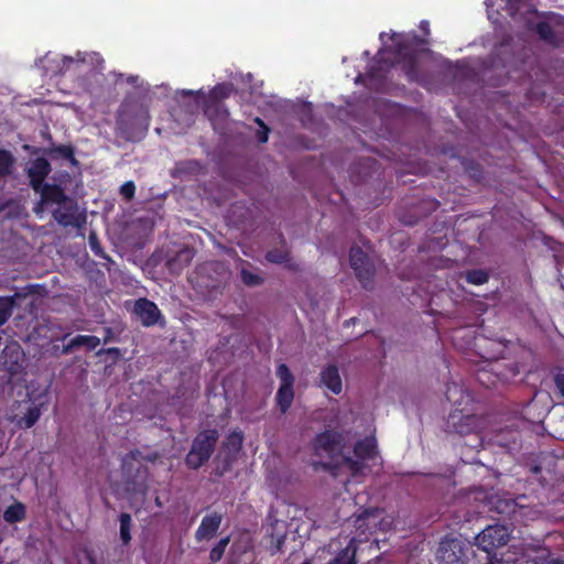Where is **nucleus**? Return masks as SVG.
Here are the masks:
<instances>
[{
  "mask_svg": "<svg viewBox=\"0 0 564 564\" xmlns=\"http://www.w3.org/2000/svg\"><path fill=\"white\" fill-rule=\"evenodd\" d=\"M389 36V39L395 43V45H400L401 42L403 41V35L402 34H397V33H392V34H387V33H381L380 34V39L383 43V45H387V42H386V37Z\"/></svg>",
  "mask_w": 564,
  "mask_h": 564,
  "instance_id": "31",
  "label": "nucleus"
},
{
  "mask_svg": "<svg viewBox=\"0 0 564 564\" xmlns=\"http://www.w3.org/2000/svg\"><path fill=\"white\" fill-rule=\"evenodd\" d=\"M221 523V516L218 513H210L202 519L199 527L196 530L195 536L197 541L210 540L219 529Z\"/></svg>",
  "mask_w": 564,
  "mask_h": 564,
  "instance_id": "11",
  "label": "nucleus"
},
{
  "mask_svg": "<svg viewBox=\"0 0 564 564\" xmlns=\"http://www.w3.org/2000/svg\"><path fill=\"white\" fill-rule=\"evenodd\" d=\"M446 397L452 402H458L459 404L469 401V397L456 384L447 388Z\"/></svg>",
  "mask_w": 564,
  "mask_h": 564,
  "instance_id": "21",
  "label": "nucleus"
},
{
  "mask_svg": "<svg viewBox=\"0 0 564 564\" xmlns=\"http://www.w3.org/2000/svg\"><path fill=\"white\" fill-rule=\"evenodd\" d=\"M352 269L361 281L369 279L372 274V267L367 254L359 247H352L349 254Z\"/></svg>",
  "mask_w": 564,
  "mask_h": 564,
  "instance_id": "9",
  "label": "nucleus"
},
{
  "mask_svg": "<svg viewBox=\"0 0 564 564\" xmlns=\"http://www.w3.org/2000/svg\"><path fill=\"white\" fill-rule=\"evenodd\" d=\"M134 312L139 316L141 323L145 326L155 324L160 317L158 306L147 299H140L135 302Z\"/></svg>",
  "mask_w": 564,
  "mask_h": 564,
  "instance_id": "10",
  "label": "nucleus"
},
{
  "mask_svg": "<svg viewBox=\"0 0 564 564\" xmlns=\"http://www.w3.org/2000/svg\"><path fill=\"white\" fill-rule=\"evenodd\" d=\"M268 261L272 263H284L291 267L289 251L286 248L271 250L267 253Z\"/></svg>",
  "mask_w": 564,
  "mask_h": 564,
  "instance_id": "20",
  "label": "nucleus"
},
{
  "mask_svg": "<svg viewBox=\"0 0 564 564\" xmlns=\"http://www.w3.org/2000/svg\"><path fill=\"white\" fill-rule=\"evenodd\" d=\"M315 451L328 460L314 463L325 468H339L349 471L352 476L362 474L366 468L377 464V444L373 437H366L358 442L354 448V457L349 456V448L340 445L338 435L332 432L321 434L315 442Z\"/></svg>",
  "mask_w": 564,
  "mask_h": 564,
  "instance_id": "1",
  "label": "nucleus"
},
{
  "mask_svg": "<svg viewBox=\"0 0 564 564\" xmlns=\"http://www.w3.org/2000/svg\"><path fill=\"white\" fill-rule=\"evenodd\" d=\"M490 564H503V563L500 561H495V562H490Z\"/></svg>",
  "mask_w": 564,
  "mask_h": 564,
  "instance_id": "39",
  "label": "nucleus"
},
{
  "mask_svg": "<svg viewBox=\"0 0 564 564\" xmlns=\"http://www.w3.org/2000/svg\"><path fill=\"white\" fill-rule=\"evenodd\" d=\"M321 382L335 394H339L343 391V381L335 366H327L322 370Z\"/></svg>",
  "mask_w": 564,
  "mask_h": 564,
  "instance_id": "14",
  "label": "nucleus"
},
{
  "mask_svg": "<svg viewBox=\"0 0 564 564\" xmlns=\"http://www.w3.org/2000/svg\"><path fill=\"white\" fill-rule=\"evenodd\" d=\"M508 1V11L511 15L528 13L530 18L527 20L528 28H534L536 26L538 33L541 35L544 40H550L552 36V31L550 26L544 22L534 23V19L536 18L535 12L531 11L527 4H521L520 7H516L514 0H507Z\"/></svg>",
  "mask_w": 564,
  "mask_h": 564,
  "instance_id": "8",
  "label": "nucleus"
},
{
  "mask_svg": "<svg viewBox=\"0 0 564 564\" xmlns=\"http://www.w3.org/2000/svg\"><path fill=\"white\" fill-rule=\"evenodd\" d=\"M257 122L262 127V130L258 132V139L264 143L268 141V128L263 126L260 119H257Z\"/></svg>",
  "mask_w": 564,
  "mask_h": 564,
  "instance_id": "32",
  "label": "nucleus"
},
{
  "mask_svg": "<svg viewBox=\"0 0 564 564\" xmlns=\"http://www.w3.org/2000/svg\"><path fill=\"white\" fill-rule=\"evenodd\" d=\"M555 384L558 391L561 392L562 397L564 398V375L558 373L555 376Z\"/></svg>",
  "mask_w": 564,
  "mask_h": 564,
  "instance_id": "33",
  "label": "nucleus"
},
{
  "mask_svg": "<svg viewBox=\"0 0 564 564\" xmlns=\"http://www.w3.org/2000/svg\"><path fill=\"white\" fill-rule=\"evenodd\" d=\"M19 408H21L23 416L12 414L10 415V420L15 422L19 427L29 429L33 426L41 415L40 409L35 405H30L29 403L19 404Z\"/></svg>",
  "mask_w": 564,
  "mask_h": 564,
  "instance_id": "13",
  "label": "nucleus"
},
{
  "mask_svg": "<svg viewBox=\"0 0 564 564\" xmlns=\"http://www.w3.org/2000/svg\"><path fill=\"white\" fill-rule=\"evenodd\" d=\"M427 26H429V23L426 21L421 22V29L422 30L425 31L427 29Z\"/></svg>",
  "mask_w": 564,
  "mask_h": 564,
  "instance_id": "37",
  "label": "nucleus"
},
{
  "mask_svg": "<svg viewBox=\"0 0 564 564\" xmlns=\"http://www.w3.org/2000/svg\"><path fill=\"white\" fill-rule=\"evenodd\" d=\"M135 186L132 182H127L120 187V194L127 198L131 199L134 195Z\"/></svg>",
  "mask_w": 564,
  "mask_h": 564,
  "instance_id": "30",
  "label": "nucleus"
},
{
  "mask_svg": "<svg viewBox=\"0 0 564 564\" xmlns=\"http://www.w3.org/2000/svg\"><path fill=\"white\" fill-rule=\"evenodd\" d=\"M276 375L281 382L280 387H293L294 378L285 365H280L278 367Z\"/></svg>",
  "mask_w": 564,
  "mask_h": 564,
  "instance_id": "24",
  "label": "nucleus"
},
{
  "mask_svg": "<svg viewBox=\"0 0 564 564\" xmlns=\"http://www.w3.org/2000/svg\"><path fill=\"white\" fill-rule=\"evenodd\" d=\"M243 436L241 432H232L228 438L226 446L229 452L237 453L242 445Z\"/></svg>",
  "mask_w": 564,
  "mask_h": 564,
  "instance_id": "25",
  "label": "nucleus"
},
{
  "mask_svg": "<svg viewBox=\"0 0 564 564\" xmlns=\"http://www.w3.org/2000/svg\"><path fill=\"white\" fill-rule=\"evenodd\" d=\"M240 275L242 282L248 286H257L263 282V278L260 274L246 269L241 270Z\"/></svg>",
  "mask_w": 564,
  "mask_h": 564,
  "instance_id": "23",
  "label": "nucleus"
},
{
  "mask_svg": "<svg viewBox=\"0 0 564 564\" xmlns=\"http://www.w3.org/2000/svg\"><path fill=\"white\" fill-rule=\"evenodd\" d=\"M356 550L352 541L328 564H355Z\"/></svg>",
  "mask_w": 564,
  "mask_h": 564,
  "instance_id": "17",
  "label": "nucleus"
},
{
  "mask_svg": "<svg viewBox=\"0 0 564 564\" xmlns=\"http://www.w3.org/2000/svg\"><path fill=\"white\" fill-rule=\"evenodd\" d=\"M100 344V339L96 336H89V335H79L72 339L69 343L68 348L77 347V346H87L90 349L96 348Z\"/></svg>",
  "mask_w": 564,
  "mask_h": 564,
  "instance_id": "18",
  "label": "nucleus"
},
{
  "mask_svg": "<svg viewBox=\"0 0 564 564\" xmlns=\"http://www.w3.org/2000/svg\"><path fill=\"white\" fill-rule=\"evenodd\" d=\"M231 93V86L220 84L215 86L208 95L203 90H187L182 89L175 93V99L183 106L187 107L189 111L194 112L200 107L204 109L205 115L209 118L215 127L220 124L227 117L228 111L220 104L219 100L228 97Z\"/></svg>",
  "mask_w": 564,
  "mask_h": 564,
  "instance_id": "3",
  "label": "nucleus"
},
{
  "mask_svg": "<svg viewBox=\"0 0 564 564\" xmlns=\"http://www.w3.org/2000/svg\"><path fill=\"white\" fill-rule=\"evenodd\" d=\"M294 398L293 387H280L276 393V401L281 412L285 413Z\"/></svg>",
  "mask_w": 564,
  "mask_h": 564,
  "instance_id": "15",
  "label": "nucleus"
},
{
  "mask_svg": "<svg viewBox=\"0 0 564 564\" xmlns=\"http://www.w3.org/2000/svg\"><path fill=\"white\" fill-rule=\"evenodd\" d=\"M48 172L50 164L45 159L39 158L31 162L29 167L31 184L36 192L41 193V202L34 208V212L40 215L45 208L56 205L57 207L52 209L54 218L63 225H68L72 221L69 210L72 209L73 202L64 195L59 187L42 186V182Z\"/></svg>",
  "mask_w": 564,
  "mask_h": 564,
  "instance_id": "2",
  "label": "nucleus"
},
{
  "mask_svg": "<svg viewBox=\"0 0 564 564\" xmlns=\"http://www.w3.org/2000/svg\"><path fill=\"white\" fill-rule=\"evenodd\" d=\"M303 564H311V563H310V562H305V563H303Z\"/></svg>",
  "mask_w": 564,
  "mask_h": 564,
  "instance_id": "41",
  "label": "nucleus"
},
{
  "mask_svg": "<svg viewBox=\"0 0 564 564\" xmlns=\"http://www.w3.org/2000/svg\"><path fill=\"white\" fill-rule=\"evenodd\" d=\"M11 303L8 299H0V326L9 318L11 312Z\"/></svg>",
  "mask_w": 564,
  "mask_h": 564,
  "instance_id": "29",
  "label": "nucleus"
},
{
  "mask_svg": "<svg viewBox=\"0 0 564 564\" xmlns=\"http://www.w3.org/2000/svg\"><path fill=\"white\" fill-rule=\"evenodd\" d=\"M464 556L463 549L457 541L443 543L441 546L440 558L443 564H467Z\"/></svg>",
  "mask_w": 564,
  "mask_h": 564,
  "instance_id": "12",
  "label": "nucleus"
},
{
  "mask_svg": "<svg viewBox=\"0 0 564 564\" xmlns=\"http://www.w3.org/2000/svg\"><path fill=\"white\" fill-rule=\"evenodd\" d=\"M13 164V158L10 152L0 150V175H4L11 172Z\"/></svg>",
  "mask_w": 564,
  "mask_h": 564,
  "instance_id": "26",
  "label": "nucleus"
},
{
  "mask_svg": "<svg viewBox=\"0 0 564 564\" xmlns=\"http://www.w3.org/2000/svg\"><path fill=\"white\" fill-rule=\"evenodd\" d=\"M369 514H370V513H369L368 511H365V512L362 513V516H364V517H366V518H368V517H369Z\"/></svg>",
  "mask_w": 564,
  "mask_h": 564,
  "instance_id": "38",
  "label": "nucleus"
},
{
  "mask_svg": "<svg viewBox=\"0 0 564 564\" xmlns=\"http://www.w3.org/2000/svg\"><path fill=\"white\" fill-rule=\"evenodd\" d=\"M4 352L8 354V352H12V354H15L17 356L20 355V349L18 346L13 345V346H9L4 349Z\"/></svg>",
  "mask_w": 564,
  "mask_h": 564,
  "instance_id": "35",
  "label": "nucleus"
},
{
  "mask_svg": "<svg viewBox=\"0 0 564 564\" xmlns=\"http://www.w3.org/2000/svg\"><path fill=\"white\" fill-rule=\"evenodd\" d=\"M488 280V275L485 271L474 270L467 273V281L469 283L481 285L486 283Z\"/></svg>",
  "mask_w": 564,
  "mask_h": 564,
  "instance_id": "28",
  "label": "nucleus"
},
{
  "mask_svg": "<svg viewBox=\"0 0 564 564\" xmlns=\"http://www.w3.org/2000/svg\"><path fill=\"white\" fill-rule=\"evenodd\" d=\"M25 516V508L22 503L15 502L3 512V518L9 523L21 521Z\"/></svg>",
  "mask_w": 564,
  "mask_h": 564,
  "instance_id": "16",
  "label": "nucleus"
},
{
  "mask_svg": "<svg viewBox=\"0 0 564 564\" xmlns=\"http://www.w3.org/2000/svg\"><path fill=\"white\" fill-rule=\"evenodd\" d=\"M229 536H226L224 539H221L216 546H214L210 551V554H209V558L213 563H216L218 562L224 553H225V550L227 547V545L229 544Z\"/></svg>",
  "mask_w": 564,
  "mask_h": 564,
  "instance_id": "22",
  "label": "nucleus"
},
{
  "mask_svg": "<svg viewBox=\"0 0 564 564\" xmlns=\"http://www.w3.org/2000/svg\"><path fill=\"white\" fill-rule=\"evenodd\" d=\"M361 79V75L357 76L356 82H359Z\"/></svg>",
  "mask_w": 564,
  "mask_h": 564,
  "instance_id": "40",
  "label": "nucleus"
},
{
  "mask_svg": "<svg viewBox=\"0 0 564 564\" xmlns=\"http://www.w3.org/2000/svg\"><path fill=\"white\" fill-rule=\"evenodd\" d=\"M89 245L91 247V249L95 251V253H99L100 252V248H99V243L97 241V237L96 235H90L89 236Z\"/></svg>",
  "mask_w": 564,
  "mask_h": 564,
  "instance_id": "34",
  "label": "nucleus"
},
{
  "mask_svg": "<svg viewBox=\"0 0 564 564\" xmlns=\"http://www.w3.org/2000/svg\"><path fill=\"white\" fill-rule=\"evenodd\" d=\"M509 530L503 525H489L477 536V545L489 553L492 549L503 546L509 541Z\"/></svg>",
  "mask_w": 564,
  "mask_h": 564,
  "instance_id": "6",
  "label": "nucleus"
},
{
  "mask_svg": "<svg viewBox=\"0 0 564 564\" xmlns=\"http://www.w3.org/2000/svg\"><path fill=\"white\" fill-rule=\"evenodd\" d=\"M120 538L123 544H128L131 540L130 530L132 527L131 516L128 513H121L120 518Z\"/></svg>",
  "mask_w": 564,
  "mask_h": 564,
  "instance_id": "19",
  "label": "nucleus"
},
{
  "mask_svg": "<svg viewBox=\"0 0 564 564\" xmlns=\"http://www.w3.org/2000/svg\"><path fill=\"white\" fill-rule=\"evenodd\" d=\"M478 420L470 414L453 412L447 419V429L460 435L469 434L477 429Z\"/></svg>",
  "mask_w": 564,
  "mask_h": 564,
  "instance_id": "7",
  "label": "nucleus"
},
{
  "mask_svg": "<svg viewBox=\"0 0 564 564\" xmlns=\"http://www.w3.org/2000/svg\"><path fill=\"white\" fill-rule=\"evenodd\" d=\"M216 440L217 434L215 431H206L198 434L186 457L187 465L191 468H198L207 462L214 451Z\"/></svg>",
  "mask_w": 564,
  "mask_h": 564,
  "instance_id": "5",
  "label": "nucleus"
},
{
  "mask_svg": "<svg viewBox=\"0 0 564 564\" xmlns=\"http://www.w3.org/2000/svg\"><path fill=\"white\" fill-rule=\"evenodd\" d=\"M140 466L141 464L134 455L127 456L122 463V468L128 477L132 476L133 469L139 470Z\"/></svg>",
  "mask_w": 564,
  "mask_h": 564,
  "instance_id": "27",
  "label": "nucleus"
},
{
  "mask_svg": "<svg viewBox=\"0 0 564 564\" xmlns=\"http://www.w3.org/2000/svg\"><path fill=\"white\" fill-rule=\"evenodd\" d=\"M485 4H486V7L488 9V18L490 20H492L494 22H496V19L494 18V14L489 11V8L492 6V0H486Z\"/></svg>",
  "mask_w": 564,
  "mask_h": 564,
  "instance_id": "36",
  "label": "nucleus"
},
{
  "mask_svg": "<svg viewBox=\"0 0 564 564\" xmlns=\"http://www.w3.org/2000/svg\"><path fill=\"white\" fill-rule=\"evenodd\" d=\"M104 59L98 53L78 52L75 56H62L57 54H46L41 61V67L50 75L63 74L69 69L84 72L85 66L91 67V70L102 68Z\"/></svg>",
  "mask_w": 564,
  "mask_h": 564,
  "instance_id": "4",
  "label": "nucleus"
}]
</instances>
